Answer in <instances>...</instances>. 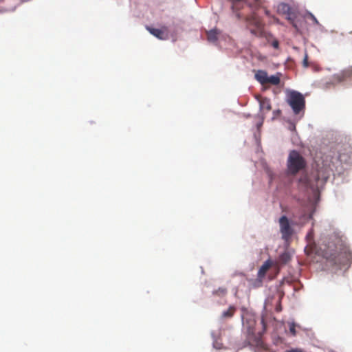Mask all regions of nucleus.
<instances>
[{
  "mask_svg": "<svg viewBox=\"0 0 352 352\" xmlns=\"http://www.w3.org/2000/svg\"><path fill=\"white\" fill-rule=\"evenodd\" d=\"M352 164V144L346 138L333 134L321 139L316 149L311 167L298 179L296 186L311 206L307 208L309 219H313L320 201L319 193L324 188L333 168Z\"/></svg>",
  "mask_w": 352,
  "mask_h": 352,
  "instance_id": "nucleus-1",
  "label": "nucleus"
},
{
  "mask_svg": "<svg viewBox=\"0 0 352 352\" xmlns=\"http://www.w3.org/2000/svg\"><path fill=\"white\" fill-rule=\"evenodd\" d=\"M304 252L316 267L327 273L344 276L352 264V251L342 232L336 228L322 232L317 243L307 245Z\"/></svg>",
  "mask_w": 352,
  "mask_h": 352,
  "instance_id": "nucleus-2",
  "label": "nucleus"
},
{
  "mask_svg": "<svg viewBox=\"0 0 352 352\" xmlns=\"http://www.w3.org/2000/svg\"><path fill=\"white\" fill-rule=\"evenodd\" d=\"M285 92V101L291 108L294 116H297L298 119H302L306 109L305 95L299 91L290 88H286Z\"/></svg>",
  "mask_w": 352,
  "mask_h": 352,
  "instance_id": "nucleus-3",
  "label": "nucleus"
},
{
  "mask_svg": "<svg viewBox=\"0 0 352 352\" xmlns=\"http://www.w3.org/2000/svg\"><path fill=\"white\" fill-rule=\"evenodd\" d=\"M307 166L305 158L300 154L297 149H292L287 159V168L289 173H296Z\"/></svg>",
  "mask_w": 352,
  "mask_h": 352,
  "instance_id": "nucleus-4",
  "label": "nucleus"
},
{
  "mask_svg": "<svg viewBox=\"0 0 352 352\" xmlns=\"http://www.w3.org/2000/svg\"><path fill=\"white\" fill-rule=\"evenodd\" d=\"M278 223L281 238L285 241H287L289 239L295 234V223L286 214H282L279 217Z\"/></svg>",
  "mask_w": 352,
  "mask_h": 352,
  "instance_id": "nucleus-5",
  "label": "nucleus"
},
{
  "mask_svg": "<svg viewBox=\"0 0 352 352\" xmlns=\"http://www.w3.org/2000/svg\"><path fill=\"white\" fill-rule=\"evenodd\" d=\"M243 329L246 328L249 335L254 333V327L256 324V316L255 314H250L248 309L243 307Z\"/></svg>",
  "mask_w": 352,
  "mask_h": 352,
  "instance_id": "nucleus-6",
  "label": "nucleus"
},
{
  "mask_svg": "<svg viewBox=\"0 0 352 352\" xmlns=\"http://www.w3.org/2000/svg\"><path fill=\"white\" fill-rule=\"evenodd\" d=\"M230 4V17L233 22H240L242 14V0H228Z\"/></svg>",
  "mask_w": 352,
  "mask_h": 352,
  "instance_id": "nucleus-7",
  "label": "nucleus"
},
{
  "mask_svg": "<svg viewBox=\"0 0 352 352\" xmlns=\"http://www.w3.org/2000/svg\"><path fill=\"white\" fill-rule=\"evenodd\" d=\"M332 78L333 82L331 81V84L346 82L348 85H352V67L333 74Z\"/></svg>",
  "mask_w": 352,
  "mask_h": 352,
  "instance_id": "nucleus-8",
  "label": "nucleus"
},
{
  "mask_svg": "<svg viewBox=\"0 0 352 352\" xmlns=\"http://www.w3.org/2000/svg\"><path fill=\"white\" fill-rule=\"evenodd\" d=\"M294 254V250H289L287 248H285L283 251H281L277 257V261L279 263L282 265H287L288 264Z\"/></svg>",
  "mask_w": 352,
  "mask_h": 352,
  "instance_id": "nucleus-9",
  "label": "nucleus"
},
{
  "mask_svg": "<svg viewBox=\"0 0 352 352\" xmlns=\"http://www.w3.org/2000/svg\"><path fill=\"white\" fill-rule=\"evenodd\" d=\"M307 21L305 16H299L294 21H292V25L295 29V31L298 34H303L306 30Z\"/></svg>",
  "mask_w": 352,
  "mask_h": 352,
  "instance_id": "nucleus-10",
  "label": "nucleus"
},
{
  "mask_svg": "<svg viewBox=\"0 0 352 352\" xmlns=\"http://www.w3.org/2000/svg\"><path fill=\"white\" fill-rule=\"evenodd\" d=\"M21 3L19 0H0V8L6 12H10Z\"/></svg>",
  "mask_w": 352,
  "mask_h": 352,
  "instance_id": "nucleus-11",
  "label": "nucleus"
},
{
  "mask_svg": "<svg viewBox=\"0 0 352 352\" xmlns=\"http://www.w3.org/2000/svg\"><path fill=\"white\" fill-rule=\"evenodd\" d=\"M282 120L288 124L287 129L290 131L293 134L298 135L297 130H296V124L298 122H299L301 119H298L297 116H294V118L291 119L289 118L283 117Z\"/></svg>",
  "mask_w": 352,
  "mask_h": 352,
  "instance_id": "nucleus-12",
  "label": "nucleus"
},
{
  "mask_svg": "<svg viewBox=\"0 0 352 352\" xmlns=\"http://www.w3.org/2000/svg\"><path fill=\"white\" fill-rule=\"evenodd\" d=\"M149 32L161 40H166L168 38V32L166 28L157 29L153 28H147Z\"/></svg>",
  "mask_w": 352,
  "mask_h": 352,
  "instance_id": "nucleus-13",
  "label": "nucleus"
},
{
  "mask_svg": "<svg viewBox=\"0 0 352 352\" xmlns=\"http://www.w3.org/2000/svg\"><path fill=\"white\" fill-rule=\"evenodd\" d=\"M268 74L266 70L258 69L255 72L254 79L260 84L263 85L267 82Z\"/></svg>",
  "mask_w": 352,
  "mask_h": 352,
  "instance_id": "nucleus-14",
  "label": "nucleus"
},
{
  "mask_svg": "<svg viewBox=\"0 0 352 352\" xmlns=\"http://www.w3.org/2000/svg\"><path fill=\"white\" fill-rule=\"evenodd\" d=\"M252 25L254 26L253 28H248L250 32L256 36H261L263 35L262 30L260 25V21L258 19H254L252 21Z\"/></svg>",
  "mask_w": 352,
  "mask_h": 352,
  "instance_id": "nucleus-15",
  "label": "nucleus"
},
{
  "mask_svg": "<svg viewBox=\"0 0 352 352\" xmlns=\"http://www.w3.org/2000/svg\"><path fill=\"white\" fill-rule=\"evenodd\" d=\"M255 122L252 126V130H258L261 131V127L263 126L265 116L263 114H256L255 116Z\"/></svg>",
  "mask_w": 352,
  "mask_h": 352,
  "instance_id": "nucleus-16",
  "label": "nucleus"
},
{
  "mask_svg": "<svg viewBox=\"0 0 352 352\" xmlns=\"http://www.w3.org/2000/svg\"><path fill=\"white\" fill-rule=\"evenodd\" d=\"M283 280H280L278 285H276L274 289L272 290V292L275 293L277 296L276 302L279 303L281 301L282 298L285 295V292L281 287V285L283 284Z\"/></svg>",
  "mask_w": 352,
  "mask_h": 352,
  "instance_id": "nucleus-17",
  "label": "nucleus"
},
{
  "mask_svg": "<svg viewBox=\"0 0 352 352\" xmlns=\"http://www.w3.org/2000/svg\"><path fill=\"white\" fill-rule=\"evenodd\" d=\"M282 76L281 72H276L274 74L268 75V78H267V82L271 83L272 85H276L280 82V77Z\"/></svg>",
  "mask_w": 352,
  "mask_h": 352,
  "instance_id": "nucleus-18",
  "label": "nucleus"
},
{
  "mask_svg": "<svg viewBox=\"0 0 352 352\" xmlns=\"http://www.w3.org/2000/svg\"><path fill=\"white\" fill-rule=\"evenodd\" d=\"M287 14L286 19L291 22L298 18V12L289 4V10L285 13Z\"/></svg>",
  "mask_w": 352,
  "mask_h": 352,
  "instance_id": "nucleus-19",
  "label": "nucleus"
},
{
  "mask_svg": "<svg viewBox=\"0 0 352 352\" xmlns=\"http://www.w3.org/2000/svg\"><path fill=\"white\" fill-rule=\"evenodd\" d=\"M287 14L286 19L291 22L298 18V12L289 4V10L285 13Z\"/></svg>",
  "mask_w": 352,
  "mask_h": 352,
  "instance_id": "nucleus-20",
  "label": "nucleus"
},
{
  "mask_svg": "<svg viewBox=\"0 0 352 352\" xmlns=\"http://www.w3.org/2000/svg\"><path fill=\"white\" fill-rule=\"evenodd\" d=\"M287 14L286 19L291 22L298 18V12L289 4V10L285 13Z\"/></svg>",
  "mask_w": 352,
  "mask_h": 352,
  "instance_id": "nucleus-21",
  "label": "nucleus"
},
{
  "mask_svg": "<svg viewBox=\"0 0 352 352\" xmlns=\"http://www.w3.org/2000/svg\"><path fill=\"white\" fill-rule=\"evenodd\" d=\"M287 14L286 19L291 22L298 18V12L289 4V10L285 13Z\"/></svg>",
  "mask_w": 352,
  "mask_h": 352,
  "instance_id": "nucleus-22",
  "label": "nucleus"
},
{
  "mask_svg": "<svg viewBox=\"0 0 352 352\" xmlns=\"http://www.w3.org/2000/svg\"><path fill=\"white\" fill-rule=\"evenodd\" d=\"M219 32L217 30H211L207 32V38L210 42H216L218 39Z\"/></svg>",
  "mask_w": 352,
  "mask_h": 352,
  "instance_id": "nucleus-23",
  "label": "nucleus"
},
{
  "mask_svg": "<svg viewBox=\"0 0 352 352\" xmlns=\"http://www.w3.org/2000/svg\"><path fill=\"white\" fill-rule=\"evenodd\" d=\"M258 104H259V110L260 111H263L264 109H265L267 111H270L272 109L270 100L267 98H265L263 101L258 100Z\"/></svg>",
  "mask_w": 352,
  "mask_h": 352,
  "instance_id": "nucleus-24",
  "label": "nucleus"
},
{
  "mask_svg": "<svg viewBox=\"0 0 352 352\" xmlns=\"http://www.w3.org/2000/svg\"><path fill=\"white\" fill-rule=\"evenodd\" d=\"M253 133V138L254 139L255 143L257 146V149L261 148V131L258 130H252Z\"/></svg>",
  "mask_w": 352,
  "mask_h": 352,
  "instance_id": "nucleus-25",
  "label": "nucleus"
},
{
  "mask_svg": "<svg viewBox=\"0 0 352 352\" xmlns=\"http://www.w3.org/2000/svg\"><path fill=\"white\" fill-rule=\"evenodd\" d=\"M300 327V324L296 323L294 320H292L291 322H289V331L293 336H295L297 334L296 327Z\"/></svg>",
  "mask_w": 352,
  "mask_h": 352,
  "instance_id": "nucleus-26",
  "label": "nucleus"
},
{
  "mask_svg": "<svg viewBox=\"0 0 352 352\" xmlns=\"http://www.w3.org/2000/svg\"><path fill=\"white\" fill-rule=\"evenodd\" d=\"M304 16L311 20L314 25H320L319 21L311 11L306 10Z\"/></svg>",
  "mask_w": 352,
  "mask_h": 352,
  "instance_id": "nucleus-27",
  "label": "nucleus"
},
{
  "mask_svg": "<svg viewBox=\"0 0 352 352\" xmlns=\"http://www.w3.org/2000/svg\"><path fill=\"white\" fill-rule=\"evenodd\" d=\"M289 10V4L286 2H280L278 5V12L285 14Z\"/></svg>",
  "mask_w": 352,
  "mask_h": 352,
  "instance_id": "nucleus-28",
  "label": "nucleus"
},
{
  "mask_svg": "<svg viewBox=\"0 0 352 352\" xmlns=\"http://www.w3.org/2000/svg\"><path fill=\"white\" fill-rule=\"evenodd\" d=\"M250 284L252 287L258 288L263 285V279H260V277L256 278L255 279H251Z\"/></svg>",
  "mask_w": 352,
  "mask_h": 352,
  "instance_id": "nucleus-29",
  "label": "nucleus"
},
{
  "mask_svg": "<svg viewBox=\"0 0 352 352\" xmlns=\"http://www.w3.org/2000/svg\"><path fill=\"white\" fill-rule=\"evenodd\" d=\"M235 310L234 307H230L228 310L222 313V318H231L234 315Z\"/></svg>",
  "mask_w": 352,
  "mask_h": 352,
  "instance_id": "nucleus-30",
  "label": "nucleus"
},
{
  "mask_svg": "<svg viewBox=\"0 0 352 352\" xmlns=\"http://www.w3.org/2000/svg\"><path fill=\"white\" fill-rule=\"evenodd\" d=\"M243 349L248 347L250 350L252 352H260V351L255 347H254L252 345L250 344V342L248 340H243Z\"/></svg>",
  "mask_w": 352,
  "mask_h": 352,
  "instance_id": "nucleus-31",
  "label": "nucleus"
},
{
  "mask_svg": "<svg viewBox=\"0 0 352 352\" xmlns=\"http://www.w3.org/2000/svg\"><path fill=\"white\" fill-rule=\"evenodd\" d=\"M227 293V290L226 288L220 287L217 290L213 292V294L219 296H224Z\"/></svg>",
  "mask_w": 352,
  "mask_h": 352,
  "instance_id": "nucleus-32",
  "label": "nucleus"
},
{
  "mask_svg": "<svg viewBox=\"0 0 352 352\" xmlns=\"http://www.w3.org/2000/svg\"><path fill=\"white\" fill-rule=\"evenodd\" d=\"M283 352H306L303 349L300 347H289Z\"/></svg>",
  "mask_w": 352,
  "mask_h": 352,
  "instance_id": "nucleus-33",
  "label": "nucleus"
},
{
  "mask_svg": "<svg viewBox=\"0 0 352 352\" xmlns=\"http://www.w3.org/2000/svg\"><path fill=\"white\" fill-rule=\"evenodd\" d=\"M272 263V261L269 258L267 259H266L261 265V266L260 267L261 268L263 269V270H265L267 269V267H269Z\"/></svg>",
  "mask_w": 352,
  "mask_h": 352,
  "instance_id": "nucleus-34",
  "label": "nucleus"
},
{
  "mask_svg": "<svg viewBox=\"0 0 352 352\" xmlns=\"http://www.w3.org/2000/svg\"><path fill=\"white\" fill-rule=\"evenodd\" d=\"M307 58H308V54H307V52L305 51L304 58H303V59L302 60V65L303 67H308Z\"/></svg>",
  "mask_w": 352,
  "mask_h": 352,
  "instance_id": "nucleus-35",
  "label": "nucleus"
},
{
  "mask_svg": "<svg viewBox=\"0 0 352 352\" xmlns=\"http://www.w3.org/2000/svg\"><path fill=\"white\" fill-rule=\"evenodd\" d=\"M282 111L280 109H276L273 111V116L272 117L271 120H274L276 118V116H280L281 114Z\"/></svg>",
  "mask_w": 352,
  "mask_h": 352,
  "instance_id": "nucleus-36",
  "label": "nucleus"
},
{
  "mask_svg": "<svg viewBox=\"0 0 352 352\" xmlns=\"http://www.w3.org/2000/svg\"><path fill=\"white\" fill-rule=\"evenodd\" d=\"M264 270L262 268H259L258 272H257V276H256V278H259L260 277V279H263L264 278V276H265V272H264Z\"/></svg>",
  "mask_w": 352,
  "mask_h": 352,
  "instance_id": "nucleus-37",
  "label": "nucleus"
},
{
  "mask_svg": "<svg viewBox=\"0 0 352 352\" xmlns=\"http://www.w3.org/2000/svg\"><path fill=\"white\" fill-rule=\"evenodd\" d=\"M318 26V30L320 32L326 33L328 32V30L322 25L320 23V25H317Z\"/></svg>",
  "mask_w": 352,
  "mask_h": 352,
  "instance_id": "nucleus-38",
  "label": "nucleus"
},
{
  "mask_svg": "<svg viewBox=\"0 0 352 352\" xmlns=\"http://www.w3.org/2000/svg\"><path fill=\"white\" fill-rule=\"evenodd\" d=\"M272 47L274 49L278 50L279 48V43H278V42L276 41H273L272 43Z\"/></svg>",
  "mask_w": 352,
  "mask_h": 352,
  "instance_id": "nucleus-39",
  "label": "nucleus"
},
{
  "mask_svg": "<svg viewBox=\"0 0 352 352\" xmlns=\"http://www.w3.org/2000/svg\"><path fill=\"white\" fill-rule=\"evenodd\" d=\"M303 287V285L302 283H301L300 282L298 283V286H296L295 288H294V291H297L300 289H302Z\"/></svg>",
  "mask_w": 352,
  "mask_h": 352,
  "instance_id": "nucleus-40",
  "label": "nucleus"
},
{
  "mask_svg": "<svg viewBox=\"0 0 352 352\" xmlns=\"http://www.w3.org/2000/svg\"><path fill=\"white\" fill-rule=\"evenodd\" d=\"M243 23H245L247 21V19H246V16L245 15L243 14Z\"/></svg>",
  "mask_w": 352,
  "mask_h": 352,
  "instance_id": "nucleus-41",
  "label": "nucleus"
},
{
  "mask_svg": "<svg viewBox=\"0 0 352 352\" xmlns=\"http://www.w3.org/2000/svg\"><path fill=\"white\" fill-rule=\"evenodd\" d=\"M243 117L248 118V117H250V113L245 114V113H243Z\"/></svg>",
  "mask_w": 352,
  "mask_h": 352,
  "instance_id": "nucleus-42",
  "label": "nucleus"
},
{
  "mask_svg": "<svg viewBox=\"0 0 352 352\" xmlns=\"http://www.w3.org/2000/svg\"><path fill=\"white\" fill-rule=\"evenodd\" d=\"M214 347H216L217 349H220V346H217V342L214 343Z\"/></svg>",
  "mask_w": 352,
  "mask_h": 352,
  "instance_id": "nucleus-43",
  "label": "nucleus"
},
{
  "mask_svg": "<svg viewBox=\"0 0 352 352\" xmlns=\"http://www.w3.org/2000/svg\"><path fill=\"white\" fill-rule=\"evenodd\" d=\"M265 14H270V11H269V10H265Z\"/></svg>",
  "mask_w": 352,
  "mask_h": 352,
  "instance_id": "nucleus-44",
  "label": "nucleus"
},
{
  "mask_svg": "<svg viewBox=\"0 0 352 352\" xmlns=\"http://www.w3.org/2000/svg\"><path fill=\"white\" fill-rule=\"evenodd\" d=\"M293 48H294V50H298L299 49L298 47H296V46H294Z\"/></svg>",
  "mask_w": 352,
  "mask_h": 352,
  "instance_id": "nucleus-45",
  "label": "nucleus"
},
{
  "mask_svg": "<svg viewBox=\"0 0 352 352\" xmlns=\"http://www.w3.org/2000/svg\"><path fill=\"white\" fill-rule=\"evenodd\" d=\"M329 352H336V351H333V350H331V351H329Z\"/></svg>",
  "mask_w": 352,
  "mask_h": 352,
  "instance_id": "nucleus-46",
  "label": "nucleus"
},
{
  "mask_svg": "<svg viewBox=\"0 0 352 352\" xmlns=\"http://www.w3.org/2000/svg\"><path fill=\"white\" fill-rule=\"evenodd\" d=\"M336 169L337 170V172H339V170H338V168L336 169V168H333V170Z\"/></svg>",
  "mask_w": 352,
  "mask_h": 352,
  "instance_id": "nucleus-47",
  "label": "nucleus"
}]
</instances>
